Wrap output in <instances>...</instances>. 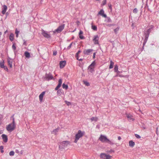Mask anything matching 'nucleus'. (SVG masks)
Here are the masks:
<instances>
[{"instance_id": "9b49d317", "label": "nucleus", "mask_w": 159, "mask_h": 159, "mask_svg": "<svg viewBox=\"0 0 159 159\" xmlns=\"http://www.w3.org/2000/svg\"><path fill=\"white\" fill-rule=\"evenodd\" d=\"M98 38L99 37L98 35H97L94 36L93 41L95 44H98Z\"/></svg>"}, {"instance_id": "393cba45", "label": "nucleus", "mask_w": 159, "mask_h": 159, "mask_svg": "<svg viewBox=\"0 0 159 159\" xmlns=\"http://www.w3.org/2000/svg\"><path fill=\"white\" fill-rule=\"evenodd\" d=\"M110 64L109 66V68L110 69L112 68L113 67V66L114 65V62H113L111 60L110 61Z\"/></svg>"}, {"instance_id": "5fc2aeb1", "label": "nucleus", "mask_w": 159, "mask_h": 159, "mask_svg": "<svg viewBox=\"0 0 159 159\" xmlns=\"http://www.w3.org/2000/svg\"><path fill=\"white\" fill-rule=\"evenodd\" d=\"M80 52V51H78V52H77V54H79Z\"/></svg>"}, {"instance_id": "f3484780", "label": "nucleus", "mask_w": 159, "mask_h": 159, "mask_svg": "<svg viewBox=\"0 0 159 159\" xmlns=\"http://www.w3.org/2000/svg\"><path fill=\"white\" fill-rule=\"evenodd\" d=\"M66 64V61H61L60 62V67L61 68H63Z\"/></svg>"}, {"instance_id": "ddd939ff", "label": "nucleus", "mask_w": 159, "mask_h": 159, "mask_svg": "<svg viewBox=\"0 0 159 159\" xmlns=\"http://www.w3.org/2000/svg\"><path fill=\"white\" fill-rule=\"evenodd\" d=\"M154 28V26L153 25H151L149 26V28L147 30L146 32V34H147L148 35V36L151 32V30L153 29Z\"/></svg>"}, {"instance_id": "09e8293b", "label": "nucleus", "mask_w": 159, "mask_h": 159, "mask_svg": "<svg viewBox=\"0 0 159 159\" xmlns=\"http://www.w3.org/2000/svg\"><path fill=\"white\" fill-rule=\"evenodd\" d=\"M83 34V32L81 30H80L79 33V35H81Z\"/></svg>"}, {"instance_id": "4468645a", "label": "nucleus", "mask_w": 159, "mask_h": 159, "mask_svg": "<svg viewBox=\"0 0 159 159\" xmlns=\"http://www.w3.org/2000/svg\"><path fill=\"white\" fill-rule=\"evenodd\" d=\"M93 51L92 49H85L84 51V53L86 55H89L91 52Z\"/></svg>"}, {"instance_id": "6e6552de", "label": "nucleus", "mask_w": 159, "mask_h": 159, "mask_svg": "<svg viewBox=\"0 0 159 159\" xmlns=\"http://www.w3.org/2000/svg\"><path fill=\"white\" fill-rule=\"evenodd\" d=\"M70 143V142L68 141H63L60 143L59 147L67 146Z\"/></svg>"}, {"instance_id": "f8f14e48", "label": "nucleus", "mask_w": 159, "mask_h": 159, "mask_svg": "<svg viewBox=\"0 0 159 159\" xmlns=\"http://www.w3.org/2000/svg\"><path fill=\"white\" fill-rule=\"evenodd\" d=\"M45 93V91H43L39 95V97L40 102H42L43 101V98Z\"/></svg>"}, {"instance_id": "13d9d810", "label": "nucleus", "mask_w": 159, "mask_h": 159, "mask_svg": "<svg viewBox=\"0 0 159 159\" xmlns=\"http://www.w3.org/2000/svg\"><path fill=\"white\" fill-rule=\"evenodd\" d=\"M2 131H1L0 130V134H2Z\"/></svg>"}, {"instance_id": "3c124183", "label": "nucleus", "mask_w": 159, "mask_h": 159, "mask_svg": "<svg viewBox=\"0 0 159 159\" xmlns=\"http://www.w3.org/2000/svg\"><path fill=\"white\" fill-rule=\"evenodd\" d=\"M119 76L121 77H124V75H119Z\"/></svg>"}, {"instance_id": "603ef678", "label": "nucleus", "mask_w": 159, "mask_h": 159, "mask_svg": "<svg viewBox=\"0 0 159 159\" xmlns=\"http://www.w3.org/2000/svg\"><path fill=\"white\" fill-rule=\"evenodd\" d=\"M95 53H94L93 54V58L94 59L95 57Z\"/></svg>"}, {"instance_id": "39448f33", "label": "nucleus", "mask_w": 159, "mask_h": 159, "mask_svg": "<svg viewBox=\"0 0 159 159\" xmlns=\"http://www.w3.org/2000/svg\"><path fill=\"white\" fill-rule=\"evenodd\" d=\"M65 25L64 24L61 25L57 29L53 31V32L54 34L56 33V32L59 33L61 32L64 29Z\"/></svg>"}, {"instance_id": "c9c22d12", "label": "nucleus", "mask_w": 159, "mask_h": 159, "mask_svg": "<svg viewBox=\"0 0 159 159\" xmlns=\"http://www.w3.org/2000/svg\"><path fill=\"white\" fill-rule=\"evenodd\" d=\"M84 84L87 86H89L90 85L89 83L87 81H84Z\"/></svg>"}, {"instance_id": "052dcab7", "label": "nucleus", "mask_w": 159, "mask_h": 159, "mask_svg": "<svg viewBox=\"0 0 159 159\" xmlns=\"http://www.w3.org/2000/svg\"><path fill=\"white\" fill-rule=\"evenodd\" d=\"M7 32V31H6L5 32V33H6Z\"/></svg>"}, {"instance_id": "2eb2a0df", "label": "nucleus", "mask_w": 159, "mask_h": 159, "mask_svg": "<svg viewBox=\"0 0 159 159\" xmlns=\"http://www.w3.org/2000/svg\"><path fill=\"white\" fill-rule=\"evenodd\" d=\"M98 14L102 16L103 17L106 18L107 15L104 13V11L103 9L101 10L98 12Z\"/></svg>"}, {"instance_id": "de8ad7c7", "label": "nucleus", "mask_w": 159, "mask_h": 159, "mask_svg": "<svg viewBox=\"0 0 159 159\" xmlns=\"http://www.w3.org/2000/svg\"><path fill=\"white\" fill-rule=\"evenodd\" d=\"M57 54V52L56 51H54L53 52V55L55 56Z\"/></svg>"}, {"instance_id": "bf43d9fd", "label": "nucleus", "mask_w": 159, "mask_h": 159, "mask_svg": "<svg viewBox=\"0 0 159 159\" xmlns=\"http://www.w3.org/2000/svg\"><path fill=\"white\" fill-rule=\"evenodd\" d=\"M79 61H82V59H81L79 60Z\"/></svg>"}, {"instance_id": "79ce46f5", "label": "nucleus", "mask_w": 159, "mask_h": 159, "mask_svg": "<svg viewBox=\"0 0 159 159\" xmlns=\"http://www.w3.org/2000/svg\"><path fill=\"white\" fill-rule=\"evenodd\" d=\"M61 93V91L60 90H58L57 91V94L58 95H60Z\"/></svg>"}, {"instance_id": "a18cd8bd", "label": "nucleus", "mask_w": 159, "mask_h": 159, "mask_svg": "<svg viewBox=\"0 0 159 159\" xmlns=\"http://www.w3.org/2000/svg\"><path fill=\"white\" fill-rule=\"evenodd\" d=\"M72 43H71L70 44V45L67 47V49H69L71 48V46L72 45Z\"/></svg>"}, {"instance_id": "5701e85b", "label": "nucleus", "mask_w": 159, "mask_h": 159, "mask_svg": "<svg viewBox=\"0 0 159 159\" xmlns=\"http://www.w3.org/2000/svg\"><path fill=\"white\" fill-rule=\"evenodd\" d=\"M4 66V61L3 60H2L0 62V67L1 68H2Z\"/></svg>"}, {"instance_id": "f257e3e1", "label": "nucleus", "mask_w": 159, "mask_h": 159, "mask_svg": "<svg viewBox=\"0 0 159 159\" xmlns=\"http://www.w3.org/2000/svg\"><path fill=\"white\" fill-rule=\"evenodd\" d=\"M99 139L102 143H107L111 145H113L114 143L108 139L107 137L102 135H101L99 138Z\"/></svg>"}, {"instance_id": "2f4dec72", "label": "nucleus", "mask_w": 159, "mask_h": 159, "mask_svg": "<svg viewBox=\"0 0 159 159\" xmlns=\"http://www.w3.org/2000/svg\"><path fill=\"white\" fill-rule=\"evenodd\" d=\"M14 154L15 152L13 151H11L9 153V154L10 156H14Z\"/></svg>"}, {"instance_id": "4c0bfd02", "label": "nucleus", "mask_w": 159, "mask_h": 159, "mask_svg": "<svg viewBox=\"0 0 159 159\" xmlns=\"http://www.w3.org/2000/svg\"><path fill=\"white\" fill-rule=\"evenodd\" d=\"M2 68H4V69L5 70H6V71H7V72L8 71V68H7V67L6 66H5Z\"/></svg>"}, {"instance_id": "37998d69", "label": "nucleus", "mask_w": 159, "mask_h": 159, "mask_svg": "<svg viewBox=\"0 0 159 159\" xmlns=\"http://www.w3.org/2000/svg\"><path fill=\"white\" fill-rule=\"evenodd\" d=\"M108 7H109V8L110 9L111 11H112V5H111V4H108Z\"/></svg>"}, {"instance_id": "4be33fe9", "label": "nucleus", "mask_w": 159, "mask_h": 159, "mask_svg": "<svg viewBox=\"0 0 159 159\" xmlns=\"http://www.w3.org/2000/svg\"><path fill=\"white\" fill-rule=\"evenodd\" d=\"M98 119V118L97 117H92L90 118V120L91 122L93 121L96 122L97 121Z\"/></svg>"}, {"instance_id": "680f3d73", "label": "nucleus", "mask_w": 159, "mask_h": 159, "mask_svg": "<svg viewBox=\"0 0 159 159\" xmlns=\"http://www.w3.org/2000/svg\"><path fill=\"white\" fill-rule=\"evenodd\" d=\"M158 132H156V134H157Z\"/></svg>"}, {"instance_id": "8fccbe9b", "label": "nucleus", "mask_w": 159, "mask_h": 159, "mask_svg": "<svg viewBox=\"0 0 159 159\" xmlns=\"http://www.w3.org/2000/svg\"><path fill=\"white\" fill-rule=\"evenodd\" d=\"M115 72H116L117 73V74H119V73L120 72L118 70L117 71H115Z\"/></svg>"}, {"instance_id": "72a5a7b5", "label": "nucleus", "mask_w": 159, "mask_h": 159, "mask_svg": "<svg viewBox=\"0 0 159 159\" xmlns=\"http://www.w3.org/2000/svg\"><path fill=\"white\" fill-rule=\"evenodd\" d=\"M0 149L1 150V152L3 153L4 152V151L3 150V147L2 146H1L0 147Z\"/></svg>"}, {"instance_id": "f704fd0d", "label": "nucleus", "mask_w": 159, "mask_h": 159, "mask_svg": "<svg viewBox=\"0 0 159 159\" xmlns=\"http://www.w3.org/2000/svg\"><path fill=\"white\" fill-rule=\"evenodd\" d=\"M65 102L67 106H69L71 105V103L70 102L65 101Z\"/></svg>"}, {"instance_id": "9d476101", "label": "nucleus", "mask_w": 159, "mask_h": 159, "mask_svg": "<svg viewBox=\"0 0 159 159\" xmlns=\"http://www.w3.org/2000/svg\"><path fill=\"white\" fill-rule=\"evenodd\" d=\"M62 83V80L61 79H59L58 80V84L57 86L55 88V90H57L61 86Z\"/></svg>"}, {"instance_id": "6ab92c4d", "label": "nucleus", "mask_w": 159, "mask_h": 159, "mask_svg": "<svg viewBox=\"0 0 159 159\" xmlns=\"http://www.w3.org/2000/svg\"><path fill=\"white\" fill-rule=\"evenodd\" d=\"M59 129H60V128L58 127L57 129H54L52 131V134H53L55 135H57V133Z\"/></svg>"}, {"instance_id": "864d4df0", "label": "nucleus", "mask_w": 159, "mask_h": 159, "mask_svg": "<svg viewBox=\"0 0 159 159\" xmlns=\"http://www.w3.org/2000/svg\"><path fill=\"white\" fill-rule=\"evenodd\" d=\"M118 140H120V139H121V137H120V136H118Z\"/></svg>"}, {"instance_id": "c85d7f7f", "label": "nucleus", "mask_w": 159, "mask_h": 159, "mask_svg": "<svg viewBox=\"0 0 159 159\" xmlns=\"http://www.w3.org/2000/svg\"><path fill=\"white\" fill-rule=\"evenodd\" d=\"M118 69V66L117 65H116L115 66L114 68V71L115 72L116 71H117Z\"/></svg>"}, {"instance_id": "e433bc0d", "label": "nucleus", "mask_w": 159, "mask_h": 159, "mask_svg": "<svg viewBox=\"0 0 159 159\" xmlns=\"http://www.w3.org/2000/svg\"><path fill=\"white\" fill-rule=\"evenodd\" d=\"M119 28L118 27H117V28H116V29H115L114 30V32L115 33H116V32L119 30Z\"/></svg>"}, {"instance_id": "1a4fd4ad", "label": "nucleus", "mask_w": 159, "mask_h": 159, "mask_svg": "<svg viewBox=\"0 0 159 159\" xmlns=\"http://www.w3.org/2000/svg\"><path fill=\"white\" fill-rule=\"evenodd\" d=\"M7 62L8 66H10V68L12 67V63H13V59L8 57L7 59Z\"/></svg>"}, {"instance_id": "412c9836", "label": "nucleus", "mask_w": 159, "mask_h": 159, "mask_svg": "<svg viewBox=\"0 0 159 159\" xmlns=\"http://www.w3.org/2000/svg\"><path fill=\"white\" fill-rule=\"evenodd\" d=\"M135 143L132 140L130 141L129 142V146L131 147H133L134 146Z\"/></svg>"}, {"instance_id": "aec40b11", "label": "nucleus", "mask_w": 159, "mask_h": 159, "mask_svg": "<svg viewBox=\"0 0 159 159\" xmlns=\"http://www.w3.org/2000/svg\"><path fill=\"white\" fill-rule=\"evenodd\" d=\"M46 78L48 80H52L53 78V77L52 75L50 74L46 75Z\"/></svg>"}, {"instance_id": "bb28decb", "label": "nucleus", "mask_w": 159, "mask_h": 159, "mask_svg": "<svg viewBox=\"0 0 159 159\" xmlns=\"http://www.w3.org/2000/svg\"><path fill=\"white\" fill-rule=\"evenodd\" d=\"M25 56L27 58H29L30 57V53L27 52H26L25 53Z\"/></svg>"}, {"instance_id": "e2e57ef3", "label": "nucleus", "mask_w": 159, "mask_h": 159, "mask_svg": "<svg viewBox=\"0 0 159 159\" xmlns=\"http://www.w3.org/2000/svg\"><path fill=\"white\" fill-rule=\"evenodd\" d=\"M158 132H156V134H157Z\"/></svg>"}, {"instance_id": "6e6d98bb", "label": "nucleus", "mask_w": 159, "mask_h": 159, "mask_svg": "<svg viewBox=\"0 0 159 159\" xmlns=\"http://www.w3.org/2000/svg\"><path fill=\"white\" fill-rule=\"evenodd\" d=\"M119 74H117L115 76V77H117L119 76Z\"/></svg>"}, {"instance_id": "49530a36", "label": "nucleus", "mask_w": 159, "mask_h": 159, "mask_svg": "<svg viewBox=\"0 0 159 159\" xmlns=\"http://www.w3.org/2000/svg\"><path fill=\"white\" fill-rule=\"evenodd\" d=\"M135 136L138 139H139V138H140V136L138 134H135Z\"/></svg>"}, {"instance_id": "c03bdc74", "label": "nucleus", "mask_w": 159, "mask_h": 159, "mask_svg": "<svg viewBox=\"0 0 159 159\" xmlns=\"http://www.w3.org/2000/svg\"><path fill=\"white\" fill-rule=\"evenodd\" d=\"M79 35V38L81 39H84V36L83 35H82V34L81 35Z\"/></svg>"}, {"instance_id": "20e7f679", "label": "nucleus", "mask_w": 159, "mask_h": 159, "mask_svg": "<svg viewBox=\"0 0 159 159\" xmlns=\"http://www.w3.org/2000/svg\"><path fill=\"white\" fill-rule=\"evenodd\" d=\"M100 158L102 159H112V156L105 153H102L100 155Z\"/></svg>"}, {"instance_id": "dca6fc26", "label": "nucleus", "mask_w": 159, "mask_h": 159, "mask_svg": "<svg viewBox=\"0 0 159 159\" xmlns=\"http://www.w3.org/2000/svg\"><path fill=\"white\" fill-rule=\"evenodd\" d=\"M2 137L3 141L5 143L7 142L8 140V138L7 135L5 134H2Z\"/></svg>"}, {"instance_id": "a878e982", "label": "nucleus", "mask_w": 159, "mask_h": 159, "mask_svg": "<svg viewBox=\"0 0 159 159\" xmlns=\"http://www.w3.org/2000/svg\"><path fill=\"white\" fill-rule=\"evenodd\" d=\"M14 34H13L11 33L10 34V36H9V39L11 41H12L14 39Z\"/></svg>"}, {"instance_id": "7ed1b4c3", "label": "nucleus", "mask_w": 159, "mask_h": 159, "mask_svg": "<svg viewBox=\"0 0 159 159\" xmlns=\"http://www.w3.org/2000/svg\"><path fill=\"white\" fill-rule=\"evenodd\" d=\"M16 127V124H13L11 123L7 126L6 129L8 131L11 132L14 130Z\"/></svg>"}, {"instance_id": "a19ab883", "label": "nucleus", "mask_w": 159, "mask_h": 159, "mask_svg": "<svg viewBox=\"0 0 159 159\" xmlns=\"http://www.w3.org/2000/svg\"><path fill=\"white\" fill-rule=\"evenodd\" d=\"M106 2H107L106 0H104L102 2V4L103 5H104L106 4Z\"/></svg>"}, {"instance_id": "b1692460", "label": "nucleus", "mask_w": 159, "mask_h": 159, "mask_svg": "<svg viewBox=\"0 0 159 159\" xmlns=\"http://www.w3.org/2000/svg\"><path fill=\"white\" fill-rule=\"evenodd\" d=\"M126 116L129 120H133V119L132 118V116L131 115L129 114H127Z\"/></svg>"}, {"instance_id": "423d86ee", "label": "nucleus", "mask_w": 159, "mask_h": 159, "mask_svg": "<svg viewBox=\"0 0 159 159\" xmlns=\"http://www.w3.org/2000/svg\"><path fill=\"white\" fill-rule=\"evenodd\" d=\"M42 34L46 38L48 39L51 38L50 35L49 33L43 30H42Z\"/></svg>"}, {"instance_id": "7c9ffc66", "label": "nucleus", "mask_w": 159, "mask_h": 159, "mask_svg": "<svg viewBox=\"0 0 159 159\" xmlns=\"http://www.w3.org/2000/svg\"><path fill=\"white\" fill-rule=\"evenodd\" d=\"M92 29L95 31H96L97 30V27L95 25H92Z\"/></svg>"}, {"instance_id": "58836bf2", "label": "nucleus", "mask_w": 159, "mask_h": 159, "mask_svg": "<svg viewBox=\"0 0 159 159\" xmlns=\"http://www.w3.org/2000/svg\"><path fill=\"white\" fill-rule=\"evenodd\" d=\"M133 12L134 13H137L138 12L137 9L136 8H134L133 11Z\"/></svg>"}, {"instance_id": "f03ea898", "label": "nucleus", "mask_w": 159, "mask_h": 159, "mask_svg": "<svg viewBox=\"0 0 159 159\" xmlns=\"http://www.w3.org/2000/svg\"><path fill=\"white\" fill-rule=\"evenodd\" d=\"M84 134V133L82 132L81 130H79L77 133L75 135V140L74 142L76 143L79 139L83 136Z\"/></svg>"}, {"instance_id": "cd10ccee", "label": "nucleus", "mask_w": 159, "mask_h": 159, "mask_svg": "<svg viewBox=\"0 0 159 159\" xmlns=\"http://www.w3.org/2000/svg\"><path fill=\"white\" fill-rule=\"evenodd\" d=\"M62 86L63 88L65 89H67L68 88V86L64 83L63 84Z\"/></svg>"}, {"instance_id": "a211bd4d", "label": "nucleus", "mask_w": 159, "mask_h": 159, "mask_svg": "<svg viewBox=\"0 0 159 159\" xmlns=\"http://www.w3.org/2000/svg\"><path fill=\"white\" fill-rule=\"evenodd\" d=\"M7 9V7L5 5H4L3 6V8L2 9V13L4 15L6 13Z\"/></svg>"}, {"instance_id": "c756f323", "label": "nucleus", "mask_w": 159, "mask_h": 159, "mask_svg": "<svg viewBox=\"0 0 159 159\" xmlns=\"http://www.w3.org/2000/svg\"><path fill=\"white\" fill-rule=\"evenodd\" d=\"M19 31L17 30V29H16L15 30V34H16V37L17 38L18 37V34Z\"/></svg>"}, {"instance_id": "473e14b6", "label": "nucleus", "mask_w": 159, "mask_h": 159, "mask_svg": "<svg viewBox=\"0 0 159 159\" xmlns=\"http://www.w3.org/2000/svg\"><path fill=\"white\" fill-rule=\"evenodd\" d=\"M14 115H13L12 116L11 118H12V123L13 124H16L15 122V118L14 117Z\"/></svg>"}, {"instance_id": "4d7b16f0", "label": "nucleus", "mask_w": 159, "mask_h": 159, "mask_svg": "<svg viewBox=\"0 0 159 159\" xmlns=\"http://www.w3.org/2000/svg\"><path fill=\"white\" fill-rule=\"evenodd\" d=\"M134 23H132V26H134Z\"/></svg>"}, {"instance_id": "ea45409f", "label": "nucleus", "mask_w": 159, "mask_h": 159, "mask_svg": "<svg viewBox=\"0 0 159 159\" xmlns=\"http://www.w3.org/2000/svg\"><path fill=\"white\" fill-rule=\"evenodd\" d=\"M12 48L14 50L16 49V47L15 44H13L12 46Z\"/></svg>"}, {"instance_id": "0eeeda50", "label": "nucleus", "mask_w": 159, "mask_h": 159, "mask_svg": "<svg viewBox=\"0 0 159 159\" xmlns=\"http://www.w3.org/2000/svg\"><path fill=\"white\" fill-rule=\"evenodd\" d=\"M95 65V61H93L89 67V70L91 72H92L94 71V69Z\"/></svg>"}]
</instances>
